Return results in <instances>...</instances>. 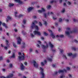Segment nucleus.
Segmentation results:
<instances>
[{"label": "nucleus", "mask_w": 78, "mask_h": 78, "mask_svg": "<svg viewBox=\"0 0 78 78\" xmlns=\"http://www.w3.org/2000/svg\"><path fill=\"white\" fill-rule=\"evenodd\" d=\"M22 33L23 34V35H25V34H27V33L25 32V31H24V30H23L22 31Z\"/></svg>", "instance_id": "25"}, {"label": "nucleus", "mask_w": 78, "mask_h": 78, "mask_svg": "<svg viewBox=\"0 0 78 78\" xmlns=\"http://www.w3.org/2000/svg\"><path fill=\"white\" fill-rule=\"evenodd\" d=\"M73 22H77L78 21V20H76L75 19H74L73 20Z\"/></svg>", "instance_id": "39"}, {"label": "nucleus", "mask_w": 78, "mask_h": 78, "mask_svg": "<svg viewBox=\"0 0 78 78\" xmlns=\"http://www.w3.org/2000/svg\"><path fill=\"white\" fill-rule=\"evenodd\" d=\"M59 22H62V19L61 18L59 19Z\"/></svg>", "instance_id": "45"}, {"label": "nucleus", "mask_w": 78, "mask_h": 78, "mask_svg": "<svg viewBox=\"0 0 78 78\" xmlns=\"http://www.w3.org/2000/svg\"><path fill=\"white\" fill-rule=\"evenodd\" d=\"M11 58H15V54L14 53H13V54L11 56Z\"/></svg>", "instance_id": "19"}, {"label": "nucleus", "mask_w": 78, "mask_h": 78, "mask_svg": "<svg viewBox=\"0 0 78 78\" xmlns=\"http://www.w3.org/2000/svg\"><path fill=\"white\" fill-rule=\"evenodd\" d=\"M63 58H66V59H67V57H66V56L64 55H63Z\"/></svg>", "instance_id": "42"}, {"label": "nucleus", "mask_w": 78, "mask_h": 78, "mask_svg": "<svg viewBox=\"0 0 78 78\" xmlns=\"http://www.w3.org/2000/svg\"><path fill=\"white\" fill-rule=\"evenodd\" d=\"M68 5H69L71 4V3L69 2H68Z\"/></svg>", "instance_id": "61"}, {"label": "nucleus", "mask_w": 78, "mask_h": 78, "mask_svg": "<svg viewBox=\"0 0 78 78\" xmlns=\"http://www.w3.org/2000/svg\"><path fill=\"white\" fill-rule=\"evenodd\" d=\"M30 36H31V37H34V35L33 34H30Z\"/></svg>", "instance_id": "40"}, {"label": "nucleus", "mask_w": 78, "mask_h": 78, "mask_svg": "<svg viewBox=\"0 0 78 78\" xmlns=\"http://www.w3.org/2000/svg\"><path fill=\"white\" fill-rule=\"evenodd\" d=\"M13 45L15 48H16V47H17V46H16V44H15V43H13Z\"/></svg>", "instance_id": "26"}, {"label": "nucleus", "mask_w": 78, "mask_h": 78, "mask_svg": "<svg viewBox=\"0 0 78 78\" xmlns=\"http://www.w3.org/2000/svg\"><path fill=\"white\" fill-rule=\"evenodd\" d=\"M21 70H24V69L25 68V67L22 64V63H21Z\"/></svg>", "instance_id": "11"}, {"label": "nucleus", "mask_w": 78, "mask_h": 78, "mask_svg": "<svg viewBox=\"0 0 78 78\" xmlns=\"http://www.w3.org/2000/svg\"><path fill=\"white\" fill-rule=\"evenodd\" d=\"M59 37H63L64 35H59Z\"/></svg>", "instance_id": "33"}, {"label": "nucleus", "mask_w": 78, "mask_h": 78, "mask_svg": "<svg viewBox=\"0 0 78 78\" xmlns=\"http://www.w3.org/2000/svg\"><path fill=\"white\" fill-rule=\"evenodd\" d=\"M9 66L10 68H12V64H10Z\"/></svg>", "instance_id": "31"}, {"label": "nucleus", "mask_w": 78, "mask_h": 78, "mask_svg": "<svg viewBox=\"0 0 78 78\" xmlns=\"http://www.w3.org/2000/svg\"><path fill=\"white\" fill-rule=\"evenodd\" d=\"M72 50H73L76 51V49L75 47H73L72 48Z\"/></svg>", "instance_id": "27"}, {"label": "nucleus", "mask_w": 78, "mask_h": 78, "mask_svg": "<svg viewBox=\"0 0 78 78\" xmlns=\"http://www.w3.org/2000/svg\"><path fill=\"white\" fill-rule=\"evenodd\" d=\"M50 3H56V1L55 0H53L50 1Z\"/></svg>", "instance_id": "21"}, {"label": "nucleus", "mask_w": 78, "mask_h": 78, "mask_svg": "<svg viewBox=\"0 0 78 78\" xmlns=\"http://www.w3.org/2000/svg\"><path fill=\"white\" fill-rule=\"evenodd\" d=\"M30 52H31V51H33V49H32V48L30 49Z\"/></svg>", "instance_id": "51"}, {"label": "nucleus", "mask_w": 78, "mask_h": 78, "mask_svg": "<svg viewBox=\"0 0 78 78\" xmlns=\"http://www.w3.org/2000/svg\"><path fill=\"white\" fill-rule=\"evenodd\" d=\"M64 77H65V76L64 75H62V76H60V78H64Z\"/></svg>", "instance_id": "38"}, {"label": "nucleus", "mask_w": 78, "mask_h": 78, "mask_svg": "<svg viewBox=\"0 0 78 78\" xmlns=\"http://www.w3.org/2000/svg\"><path fill=\"white\" fill-rule=\"evenodd\" d=\"M44 17L45 18H47V15L46 14H44Z\"/></svg>", "instance_id": "54"}, {"label": "nucleus", "mask_w": 78, "mask_h": 78, "mask_svg": "<svg viewBox=\"0 0 78 78\" xmlns=\"http://www.w3.org/2000/svg\"><path fill=\"white\" fill-rule=\"evenodd\" d=\"M6 45L8 46L9 45H8V44L9 43V42L8 41L6 40Z\"/></svg>", "instance_id": "28"}, {"label": "nucleus", "mask_w": 78, "mask_h": 78, "mask_svg": "<svg viewBox=\"0 0 78 78\" xmlns=\"http://www.w3.org/2000/svg\"><path fill=\"white\" fill-rule=\"evenodd\" d=\"M34 33L35 35H38L39 36H41V34L40 32L35 30L34 31Z\"/></svg>", "instance_id": "7"}, {"label": "nucleus", "mask_w": 78, "mask_h": 78, "mask_svg": "<svg viewBox=\"0 0 78 78\" xmlns=\"http://www.w3.org/2000/svg\"><path fill=\"white\" fill-rule=\"evenodd\" d=\"M7 18L9 20H11V17L9 16H7Z\"/></svg>", "instance_id": "43"}, {"label": "nucleus", "mask_w": 78, "mask_h": 78, "mask_svg": "<svg viewBox=\"0 0 78 78\" xmlns=\"http://www.w3.org/2000/svg\"><path fill=\"white\" fill-rule=\"evenodd\" d=\"M64 72H67V70L66 69H64L63 70H59L58 71V73H64Z\"/></svg>", "instance_id": "10"}, {"label": "nucleus", "mask_w": 78, "mask_h": 78, "mask_svg": "<svg viewBox=\"0 0 78 78\" xmlns=\"http://www.w3.org/2000/svg\"><path fill=\"white\" fill-rule=\"evenodd\" d=\"M13 76V75L12 74H10L9 75V76L10 77V78H11Z\"/></svg>", "instance_id": "29"}, {"label": "nucleus", "mask_w": 78, "mask_h": 78, "mask_svg": "<svg viewBox=\"0 0 78 78\" xmlns=\"http://www.w3.org/2000/svg\"><path fill=\"white\" fill-rule=\"evenodd\" d=\"M26 22H27V20H23V23L24 24H25V23H26Z\"/></svg>", "instance_id": "23"}, {"label": "nucleus", "mask_w": 78, "mask_h": 78, "mask_svg": "<svg viewBox=\"0 0 78 78\" xmlns=\"http://www.w3.org/2000/svg\"><path fill=\"white\" fill-rule=\"evenodd\" d=\"M37 47H38L39 48H40V46L39 45L37 44Z\"/></svg>", "instance_id": "56"}, {"label": "nucleus", "mask_w": 78, "mask_h": 78, "mask_svg": "<svg viewBox=\"0 0 78 78\" xmlns=\"http://www.w3.org/2000/svg\"><path fill=\"white\" fill-rule=\"evenodd\" d=\"M40 69L41 70V73L42 75L41 78H44L45 77L44 76V69L41 67H40Z\"/></svg>", "instance_id": "5"}, {"label": "nucleus", "mask_w": 78, "mask_h": 78, "mask_svg": "<svg viewBox=\"0 0 78 78\" xmlns=\"http://www.w3.org/2000/svg\"><path fill=\"white\" fill-rule=\"evenodd\" d=\"M14 31H15V32H17V29H15Z\"/></svg>", "instance_id": "50"}, {"label": "nucleus", "mask_w": 78, "mask_h": 78, "mask_svg": "<svg viewBox=\"0 0 78 78\" xmlns=\"http://www.w3.org/2000/svg\"><path fill=\"white\" fill-rule=\"evenodd\" d=\"M44 34L45 36H47V35H48V34L47 33L45 32H44Z\"/></svg>", "instance_id": "34"}, {"label": "nucleus", "mask_w": 78, "mask_h": 78, "mask_svg": "<svg viewBox=\"0 0 78 78\" xmlns=\"http://www.w3.org/2000/svg\"><path fill=\"white\" fill-rule=\"evenodd\" d=\"M33 17L34 19H36V16H34Z\"/></svg>", "instance_id": "64"}, {"label": "nucleus", "mask_w": 78, "mask_h": 78, "mask_svg": "<svg viewBox=\"0 0 78 78\" xmlns=\"http://www.w3.org/2000/svg\"><path fill=\"white\" fill-rule=\"evenodd\" d=\"M55 75H57V74H58V72H55Z\"/></svg>", "instance_id": "62"}, {"label": "nucleus", "mask_w": 78, "mask_h": 78, "mask_svg": "<svg viewBox=\"0 0 78 78\" xmlns=\"http://www.w3.org/2000/svg\"><path fill=\"white\" fill-rule=\"evenodd\" d=\"M56 65H54V64H53L52 65V66L53 67H55V66Z\"/></svg>", "instance_id": "53"}, {"label": "nucleus", "mask_w": 78, "mask_h": 78, "mask_svg": "<svg viewBox=\"0 0 78 78\" xmlns=\"http://www.w3.org/2000/svg\"><path fill=\"white\" fill-rule=\"evenodd\" d=\"M68 56H73V58H75V57H76L77 56L76 53L74 54L73 55L72 53H68Z\"/></svg>", "instance_id": "3"}, {"label": "nucleus", "mask_w": 78, "mask_h": 78, "mask_svg": "<svg viewBox=\"0 0 78 78\" xmlns=\"http://www.w3.org/2000/svg\"><path fill=\"white\" fill-rule=\"evenodd\" d=\"M14 1H15V2H18L20 4H22V3H23L20 0H14Z\"/></svg>", "instance_id": "15"}, {"label": "nucleus", "mask_w": 78, "mask_h": 78, "mask_svg": "<svg viewBox=\"0 0 78 78\" xmlns=\"http://www.w3.org/2000/svg\"><path fill=\"white\" fill-rule=\"evenodd\" d=\"M74 42H76V43H77L78 42V41H77L76 40H74Z\"/></svg>", "instance_id": "48"}, {"label": "nucleus", "mask_w": 78, "mask_h": 78, "mask_svg": "<svg viewBox=\"0 0 78 78\" xmlns=\"http://www.w3.org/2000/svg\"><path fill=\"white\" fill-rule=\"evenodd\" d=\"M34 66L36 68H38V65L36 63V62L34 60L33 61Z\"/></svg>", "instance_id": "8"}, {"label": "nucleus", "mask_w": 78, "mask_h": 78, "mask_svg": "<svg viewBox=\"0 0 78 78\" xmlns=\"http://www.w3.org/2000/svg\"><path fill=\"white\" fill-rule=\"evenodd\" d=\"M2 25L3 27H5V28H8V26L6 25V24H5V23H2Z\"/></svg>", "instance_id": "14"}, {"label": "nucleus", "mask_w": 78, "mask_h": 78, "mask_svg": "<svg viewBox=\"0 0 78 78\" xmlns=\"http://www.w3.org/2000/svg\"><path fill=\"white\" fill-rule=\"evenodd\" d=\"M18 55H22V53L20 52H19L18 53Z\"/></svg>", "instance_id": "58"}, {"label": "nucleus", "mask_w": 78, "mask_h": 78, "mask_svg": "<svg viewBox=\"0 0 78 78\" xmlns=\"http://www.w3.org/2000/svg\"><path fill=\"white\" fill-rule=\"evenodd\" d=\"M62 12H65V9L64 8L63 9V10L62 11H61Z\"/></svg>", "instance_id": "37"}, {"label": "nucleus", "mask_w": 78, "mask_h": 78, "mask_svg": "<svg viewBox=\"0 0 78 78\" xmlns=\"http://www.w3.org/2000/svg\"><path fill=\"white\" fill-rule=\"evenodd\" d=\"M23 55H21V56H19L18 57L20 61H21V60H23L25 59V55L23 53Z\"/></svg>", "instance_id": "2"}, {"label": "nucleus", "mask_w": 78, "mask_h": 78, "mask_svg": "<svg viewBox=\"0 0 78 78\" xmlns=\"http://www.w3.org/2000/svg\"><path fill=\"white\" fill-rule=\"evenodd\" d=\"M47 8L48 9H49V8H51V5H48L47 7Z\"/></svg>", "instance_id": "30"}, {"label": "nucleus", "mask_w": 78, "mask_h": 78, "mask_svg": "<svg viewBox=\"0 0 78 78\" xmlns=\"http://www.w3.org/2000/svg\"><path fill=\"white\" fill-rule=\"evenodd\" d=\"M34 23H37V21H36V20L34 21Z\"/></svg>", "instance_id": "57"}, {"label": "nucleus", "mask_w": 78, "mask_h": 78, "mask_svg": "<svg viewBox=\"0 0 78 78\" xmlns=\"http://www.w3.org/2000/svg\"><path fill=\"white\" fill-rule=\"evenodd\" d=\"M44 24L45 26H47V22L45 21L44 22Z\"/></svg>", "instance_id": "36"}, {"label": "nucleus", "mask_w": 78, "mask_h": 78, "mask_svg": "<svg viewBox=\"0 0 78 78\" xmlns=\"http://www.w3.org/2000/svg\"><path fill=\"white\" fill-rule=\"evenodd\" d=\"M41 65L42 66H44V64L43 62H41Z\"/></svg>", "instance_id": "44"}, {"label": "nucleus", "mask_w": 78, "mask_h": 78, "mask_svg": "<svg viewBox=\"0 0 78 78\" xmlns=\"http://www.w3.org/2000/svg\"><path fill=\"white\" fill-rule=\"evenodd\" d=\"M45 11V10L44 9V8H41V10H38V12H39V13H42V12H44Z\"/></svg>", "instance_id": "9"}, {"label": "nucleus", "mask_w": 78, "mask_h": 78, "mask_svg": "<svg viewBox=\"0 0 78 78\" xmlns=\"http://www.w3.org/2000/svg\"><path fill=\"white\" fill-rule=\"evenodd\" d=\"M4 49L6 50H7V49H8V47H4Z\"/></svg>", "instance_id": "47"}, {"label": "nucleus", "mask_w": 78, "mask_h": 78, "mask_svg": "<svg viewBox=\"0 0 78 78\" xmlns=\"http://www.w3.org/2000/svg\"><path fill=\"white\" fill-rule=\"evenodd\" d=\"M52 51H53V52H55L56 51V50H52Z\"/></svg>", "instance_id": "59"}, {"label": "nucleus", "mask_w": 78, "mask_h": 78, "mask_svg": "<svg viewBox=\"0 0 78 78\" xmlns=\"http://www.w3.org/2000/svg\"><path fill=\"white\" fill-rule=\"evenodd\" d=\"M44 43L46 44V45L45 46L44 45H42V48L44 50H45L46 48H47L48 47V44H47V42H46V41H45Z\"/></svg>", "instance_id": "4"}, {"label": "nucleus", "mask_w": 78, "mask_h": 78, "mask_svg": "<svg viewBox=\"0 0 78 78\" xmlns=\"http://www.w3.org/2000/svg\"><path fill=\"white\" fill-rule=\"evenodd\" d=\"M49 45L50 46V47L52 48L53 47V45L51 44V42H50L49 43Z\"/></svg>", "instance_id": "18"}, {"label": "nucleus", "mask_w": 78, "mask_h": 78, "mask_svg": "<svg viewBox=\"0 0 78 78\" xmlns=\"http://www.w3.org/2000/svg\"><path fill=\"white\" fill-rule=\"evenodd\" d=\"M34 8L33 7H29L27 9V11L28 12H30V11H31Z\"/></svg>", "instance_id": "13"}, {"label": "nucleus", "mask_w": 78, "mask_h": 78, "mask_svg": "<svg viewBox=\"0 0 78 78\" xmlns=\"http://www.w3.org/2000/svg\"><path fill=\"white\" fill-rule=\"evenodd\" d=\"M39 25H40V27H42V23H41L40 22H39Z\"/></svg>", "instance_id": "32"}, {"label": "nucleus", "mask_w": 78, "mask_h": 78, "mask_svg": "<svg viewBox=\"0 0 78 78\" xmlns=\"http://www.w3.org/2000/svg\"><path fill=\"white\" fill-rule=\"evenodd\" d=\"M66 34L67 35H68V36H69L70 35V32H69L68 31H66L65 32Z\"/></svg>", "instance_id": "22"}, {"label": "nucleus", "mask_w": 78, "mask_h": 78, "mask_svg": "<svg viewBox=\"0 0 78 78\" xmlns=\"http://www.w3.org/2000/svg\"><path fill=\"white\" fill-rule=\"evenodd\" d=\"M23 16L22 15H20L18 17L19 18H20V17H23Z\"/></svg>", "instance_id": "35"}, {"label": "nucleus", "mask_w": 78, "mask_h": 78, "mask_svg": "<svg viewBox=\"0 0 78 78\" xmlns=\"http://www.w3.org/2000/svg\"><path fill=\"white\" fill-rule=\"evenodd\" d=\"M1 60H3V57H2V56L0 57V61Z\"/></svg>", "instance_id": "46"}, {"label": "nucleus", "mask_w": 78, "mask_h": 78, "mask_svg": "<svg viewBox=\"0 0 78 78\" xmlns=\"http://www.w3.org/2000/svg\"><path fill=\"white\" fill-rule=\"evenodd\" d=\"M70 30V29L69 28H66V30Z\"/></svg>", "instance_id": "55"}, {"label": "nucleus", "mask_w": 78, "mask_h": 78, "mask_svg": "<svg viewBox=\"0 0 78 78\" xmlns=\"http://www.w3.org/2000/svg\"><path fill=\"white\" fill-rule=\"evenodd\" d=\"M23 46H22V48H25V44L24 42L22 43Z\"/></svg>", "instance_id": "17"}, {"label": "nucleus", "mask_w": 78, "mask_h": 78, "mask_svg": "<svg viewBox=\"0 0 78 78\" xmlns=\"http://www.w3.org/2000/svg\"><path fill=\"white\" fill-rule=\"evenodd\" d=\"M34 28H35L37 30H38L39 28H38V27L37 26H36L34 23H33L32 24V26L31 27V28L32 29H33Z\"/></svg>", "instance_id": "1"}, {"label": "nucleus", "mask_w": 78, "mask_h": 78, "mask_svg": "<svg viewBox=\"0 0 78 78\" xmlns=\"http://www.w3.org/2000/svg\"><path fill=\"white\" fill-rule=\"evenodd\" d=\"M66 69H67V70H69L70 69V68H69V67H67L66 68Z\"/></svg>", "instance_id": "49"}, {"label": "nucleus", "mask_w": 78, "mask_h": 78, "mask_svg": "<svg viewBox=\"0 0 78 78\" xmlns=\"http://www.w3.org/2000/svg\"><path fill=\"white\" fill-rule=\"evenodd\" d=\"M77 32V30L76 29H75L74 30L70 32V33H76Z\"/></svg>", "instance_id": "12"}, {"label": "nucleus", "mask_w": 78, "mask_h": 78, "mask_svg": "<svg viewBox=\"0 0 78 78\" xmlns=\"http://www.w3.org/2000/svg\"><path fill=\"white\" fill-rule=\"evenodd\" d=\"M48 60L49 61H50V62H51V61H52V59L50 58H48Z\"/></svg>", "instance_id": "24"}, {"label": "nucleus", "mask_w": 78, "mask_h": 78, "mask_svg": "<svg viewBox=\"0 0 78 78\" xmlns=\"http://www.w3.org/2000/svg\"><path fill=\"white\" fill-rule=\"evenodd\" d=\"M17 14V12H16L15 13V17H17V16L16 15V14Z\"/></svg>", "instance_id": "41"}, {"label": "nucleus", "mask_w": 78, "mask_h": 78, "mask_svg": "<svg viewBox=\"0 0 78 78\" xmlns=\"http://www.w3.org/2000/svg\"><path fill=\"white\" fill-rule=\"evenodd\" d=\"M0 78H6V77L3 76L0 77Z\"/></svg>", "instance_id": "63"}, {"label": "nucleus", "mask_w": 78, "mask_h": 78, "mask_svg": "<svg viewBox=\"0 0 78 78\" xmlns=\"http://www.w3.org/2000/svg\"><path fill=\"white\" fill-rule=\"evenodd\" d=\"M48 31L49 33H52V31L51 30H49Z\"/></svg>", "instance_id": "60"}, {"label": "nucleus", "mask_w": 78, "mask_h": 78, "mask_svg": "<svg viewBox=\"0 0 78 78\" xmlns=\"http://www.w3.org/2000/svg\"><path fill=\"white\" fill-rule=\"evenodd\" d=\"M14 4H13L9 3V6L10 8H11V7H12V6H14Z\"/></svg>", "instance_id": "16"}, {"label": "nucleus", "mask_w": 78, "mask_h": 78, "mask_svg": "<svg viewBox=\"0 0 78 78\" xmlns=\"http://www.w3.org/2000/svg\"><path fill=\"white\" fill-rule=\"evenodd\" d=\"M51 35L53 39H54V38H55V35L53 34V33H52L51 34Z\"/></svg>", "instance_id": "20"}, {"label": "nucleus", "mask_w": 78, "mask_h": 78, "mask_svg": "<svg viewBox=\"0 0 78 78\" xmlns=\"http://www.w3.org/2000/svg\"><path fill=\"white\" fill-rule=\"evenodd\" d=\"M68 76H69V77L70 78L71 77H72V75H70V74H69Z\"/></svg>", "instance_id": "52"}, {"label": "nucleus", "mask_w": 78, "mask_h": 78, "mask_svg": "<svg viewBox=\"0 0 78 78\" xmlns=\"http://www.w3.org/2000/svg\"><path fill=\"white\" fill-rule=\"evenodd\" d=\"M17 39L18 40L17 41V44H21V41H22L20 38V37H18L17 38Z\"/></svg>", "instance_id": "6"}]
</instances>
